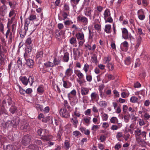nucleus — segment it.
Segmentation results:
<instances>
[{"mask_svg":"<svg viewBox=\"0 0 150 150\" xmlns=\"http://www.w3.org/2000/svg\"><path fill=\"white\" fill-rule=\"evenodd\" d=\"M81 131L86 135H89L90 131L88 129H87L86 128L82 127L80 128Z\"/></svg>","mask_w":150,"mask_h":150,"instance_id":"obj_35","label":"nucleus"},{"mask_svg":"<svg viewBox=\"0 0 150 150\" xmlns=\"http://www.w3.org/2000/svg\"><path fill=\"white\" fill-rule=\"evenodd\" d=\"M84 15L87 17H89V19H91L92 18L91 14L92 12L91 8L89 7H86L84 10Z\"/></svg>","mask_w":150,"mask_h":150,"instance_id":"obj_7","label":"nucleus"},{"mask_svg":"<svg viewBox=\"0 0 150 150\" xmlns=\"http://www.w3.org/2000/svg\"><path fill=\"white\" fill-rule=\"evenodd\" d=\"M47 131L45 129H43L41 136L43 137H41V139L43 140L46 141H47L49 140V138L47 136Z\"/></svg>","mask_w":150,"mask_h":150,"instance_id":"obj_13","label":"nucleus"},{"mask_svg":"<svg viewBox=\"0 0 150 150\" xmlns=\"http://www.w3.org/2000/svg\"><path fill=\"white\" fill-rule=\"evenodd\" d=\"M102 114L101 117L102 120L103 121H107L108 120V115L105 113H101Z\"/></svg>","mask_w":150,"mask_h":150,"instance_id":"obj_43","label":"nucleus"},{"mask_svg":"<svg viewBox=\"0 0 150 150\" xmlns=\"http://www.w3.org/2000/svg\"><path fill=\"white\" fill-rule=\"evenodd\" d=\"M80 0H70V3L73 8L76 7V5L79 3Z\"/></svg>","mask_w":150,"mask_h":150,"instance_id":"obj_34","label":"nucleus"},{"mask_svg":"<svg viewBox=\"0 0 150 150\" xmlns=\"http://www.w3.org/2000/svg\"><path fill=\"white\" fill-rule=\"evenodd\" d=\"M141 58L142 59L148 61L149 57L147 52L143 51L140 55Z\"/></svg>","mask_w":150,"mask_h":150,"instance_id":"obj_15","label":"nucleus"},{"mask_svg":"<svg viewBox=\"0 0 150 150\" xmlns=\"http://www.w3.org/2000/svg\"><path fill=\"white\" fill-rule=\"evenodd\" d=\"M9 110L12 114H14L17 112V107L13 105H12L10 108Z\"/></svg>","mask_w":150,"mask_h":150,"instance_id":"obj_27","label":"nucleus"},{"mask_svg":"<svg viewBox=\"0 0 150 150\" xmlns=\"http://www.w3.org/2000/svg\"><path fill=\"white\" fill-rule=\"evenodd\" d=\"M26 64L30 68H32L34 65L33 61L31 59H28L25 60Z\"/></svg>","mask_w":150,"mask_h":150,"instance_id":"obj_24","label":"nucleus"},{"mask_svg":"<svg viewBox=\"0 0 150 150\" xmlns=\"http://www.w3.org/2000/svg\"><path fill=\"white\" fill-rule=\"evenodd\" d=\"M69 59V54L68 52H66L64 54L63 57V62H68Z\"/></svg>","mask_w":150,"mask_h":150,"instance_id":"obj_31","label":"nucleus"},{"mask_svg":"<svg viewBox=\"0 0 150 150\" xmlns=\"http://www.w3.org/2000/svg\"><path fill=\"white\" fill-rule=\"evenodd\" d=\"M94 28L98 33H99L101 30V25L100 24H95L94 25Z\"/></svg>","mask_w":150,"mask_h":150,"instance_id":"obj_32","label":"nucleus"},{"mask_svg":"<svg viewBox=\"0 0 150 150\" xmlns=\"http://www.w3.org/2000/svg\"><path fill=\"white\" fill-rule=\"evenodd\" d=\"M16 15V14H15L14 16L12 17L11 18V19H8V21L7 25V28H9L10 26L11 25L12 23L14 20L15 19Z\"/></svg>","mask_w":150,"mask_h":150,"instance_id":"obj_33","label":"nucleus"},{"mask_svg":"<svg viewBox=\"0 0 150 150\" xmlns=\"http://www.w3.org/2000/svg\"><path fill=\"white\" fill-rule=\"evenodd\" d=\"M29 19L31 21H33L35 20L36 18V15L33 14H31L28 17Z\"/></svg>","mask_w":150,"mask_h":150,"instance_id":"obj_64","label":"nucleus"},{"mask_svg":"<svg viewBox=\"0 0 150 150\" xmlns=\"http://www.w3.org/2000/svg\"><path fill=\"white\" fill-rule=\"evenodd\" d=\"M111 60V57L110 56H108L104 57L103 59L104 64H109Z\"/></svg>","mask_w":150,"mask_h":150,"instance_id":"obj_46","label":"nucleus"},{"mask_svg":"<svg viewBox=\"0 0 150 150\" xmlns=\"http://www.w3.org/2000/svg\"><path fill=\"white\" fill-rule=\"evenodd\" d=\"M89 65L87 63H86L84 65L83 69L86 73L88 71V69L89 68Z\"/></svg>","mask_w":150,"mask_h":150,"instance_id":"obj_59","label":"nucleus"},{"mask_svg":"<svg viewBox=\"0 0 150 150\" xmlns=\"http://www.w3.org/2000/svg\"><path fill=\"white\" fill-rule=\"evenodd\" d=\"M91 120V117H84L83 119V121L86 124V125H88L90 122V120Z\"/></svg>","mask_w":150,"mask_h":150,"instance_id":"obj_51","label":"nucleus"},{"mask_svg":"<svg viewBox=\"0 0 150 150\" xmlns=\"http://www.w3.org/2000/svg\"><path fill=\"white\" fill-rule=\"evenodd\" d=\"M28 148L32 150H39L38 147L35 144H30Z\"/></svg>","mask_w":150,"mask_h":150,"instance_id":"obj_38","label":"nucleus"},{"mask_svg":"<svg viewBox=\"0 0 150 150\" xmlns=\"http://www.w3.org/2000/svg\"><path fill=\"white\" fill-rule=\"evenodd\" d=\"M45 91L43 85H39L37 88V93L39 95H42Z\"/></svg>","mask_w":150,"mask_h":150,"instance_id":"obj_12","label":"nucleus"},{"mask_svg":"<svg viewBox=\"0 0 150 150\" xmlns=\"http://www.w3.org/2000/svg\"><path fill=\"white\" fill-rule=\"evenodd\" d=\"M98 104L101 107H106L107 103L106 101L103 100L100 101L98 103Z\"/></svg>","mask_w":150,"mask_h":150,"instance_id":"obj_37","label":"nucleus"},{"mask_svg":"<svg viewBox=\"0 0 150 150\" xmlns=\"http://www.w3.org/2000/svg\"><path fill=\"white\" fill-rule=\"evenodd\" d=\"M91 100L92 101H94L98 99L99 96L97 93L93 92L91 94Z\"/></svg>","mask_w":150,"mask_h":150,"instance_id":"obj_16","label":"nucleus"},{"mask_svg":"<svg viewBox=\"0 0 150 150\" xmlns=\"http://www.w3.org/2000/svg\"><path fill=\"white\" fill-rule=\"evenodd\" d=\"M61 14L62 17L59 16V20L62 21V20H64L67 18V16L68 15V13L65 12H61Z\"/></svg>","mask_w":150,"mask_h":150,"instance_id":"obj_17","label":"nucleus"},{"mask_svg":"<svg viewBox=\"0 0 150 150\" xmlns=\"http://www.w3.org/2000/svg\"><path fill=\"white\" fill-rule=\"evenodd\" d=\"M59 113L61 116L64 118H67L70 116L69 113L65 108H62L59 111Z\"/></svg>","mask_w":150,"mask_h":150,"instance_id":"obj_3","label":"nucleus"},{"mask_svg":"<svg viewBox=\"0 0 150 150\" xmlns=\"http://www.w3.org/2000/svg\"><path fill=\"white\" fill-rule=\"evenodd\" d=\"M61 62V60L59 58L54 57L52 63L54 67L60 64Z\"/></svg>","mask_w":150,"mask_h":150,"instance_id":"obj_26","label":"nucleus"},{"mask_svg":"<svg viewBox=\"0 0 150 150\" xmlns=\"http://www.w3.org/2000/svg\"><path fill=\"white\" fill-rule=\"evenodd\" d=\"M138 18L140 20L143 21L145 19V15L142 9L138 10L137 12Z\"/></svg>","mask_w":150,"mask_h":150,"instance_id":"obj_6","label":"nucleus"},{"mask_svg":"<svg viewBox=\"0 0 150 150\" xmlns=\"http://www.w3.org/2000/svg\"><path fill=\"white\" fill-rule=\"evenodd\" d=\"M137 33L140 35H144L145 33H144L141 28H138L137 30Z\"/></svg>","mask_w":150,"mask_h":150,"instance_id":"obj_62","label":"nucleus"},{"mask_svg":"<svg viewBox=\"0 0 150 150\" xmlns=\"http://www.w3.org/2000/svg\"><path fill=\"white\" fill-rule=\"evenodd\" d=\"M43 54V51L42 49L38 50L36 53V58L37 59H41L42 58Z\"/></svg>","mask_w":150,"mask_h":150,"instance_id":"obj_14","label":"nucleus"},{"mask_svg":"<svg viewBox=\"0 0 150 150\" xmlns=\"http://www.w3.org/2000/svg\"><path fill=\"white\" fill-rule=\"evenodd\" d=\"M134 133L135 136H139L142 135V137L143 138H145L146 136V132L145 131L142 132L141 129L138 128L134 131Z\"/></svg>","mask_w":150,"mask_h":150,"instance_id":"obj_5","label":"nucleus"},{"mask_svg":"<svg viewBox=\"0 0 150 150\" xmlns=\"http://www.w3.org/2000/svg\"><path fill=\"white\" fill-rule=\"evenodd\" d=\"M77 20L78 22L82 23L84 25H86L88 23L87 18L82 14H80L77 16Z\"/></svg>","mask_w":150,"mask_h":150,"instance_id":"obj_2","label":"nucleus"},{"mask_svg":"<svg viewBox=\"0 0 150 150\" xmlns=\"http://www.w3.org/2000/svg\"><path fill=\"white\" fill-rule=\"evenodd\" d=\"M60 32L61 31L60 30H56L55 31V37L58 40H60L61 39Z\"/></svg>","mask_w":150,"mask_h":150,"instance_id":"obj_36","label":"nucleus"},{"mask_svg":"<svg viewBox=\"0 0 150 150\" xmlns=\"http://www.w3.org/2000/svg\"><path fill=\"white\" fill-rule=\"evenodd\" d=\"M107 66L110 71H112L114 68V66L111 63L107 64Z\"/></svg>","mask_w":150,"mask_h":150,"instance_id":"obj_60","label":"nucleus"},{"mask_svg":"<svg viewBox=\"0 0 150 150\" xmlns=\"http://www.w3.org/2000/svg\"><path fill=\"white\" fill-rule=\"evenodd\" d=\"M32 41L31 38H28L25 40V45L26 46L29 45H33L32 44Z\"/></svg>","mask_w":150,"mask_h":150,"instance_id":"obj_41","label":"nucleus"},{"mask_svg":"<svg viewBox=\"0 0 150 150\" xmlns=\"http://www.w3.org/2000/svg\"><path fill=\"white\" fill-rule=\"evenodd\" d=\"M122 38L125 40H131L133 39V37L130 33H128L127 30L125 28H121Z\"/></svg>","mask_w":150,"mask_h":150,"instance_id":"obj_1","label":"nucleus"},{"mask_svg":"<svg viewBox=\"0 0 150 150\" xmlns=\"http://www.w3.org/2000/svg\"><path fill=\"white\" fill-rule=\"evenodd\" d=\"M21 124H22L23 125L20 127L21 129L25 130L26 129L28 125V123L27 122L26 123L23 122L22 123H21Z\"/></svg>","mask_w":150,"mask_h":150,"instance_id":"obj_42","label":"nucleus"},{"mask_svg":"<svg viewBox=\"0 0 150 150\" xmlns=\"http://www.w3.org/2000/svg\"><path fill=\"white\" fill-rule=\"evenodd\" d=\"M19 118L16 117H14L11 121V125L14 127H16L19 124Z\"/></svg>","mask_w":150,"mask_h":150,"instance_id":"obj_8","label":"nucleus"},{"mask_svg":"<svg viewBox=\"0 0 150 150\" xmlns=\"http://www.w3.org/2000/svg\"><path fill=\"white\" fill-rule=\"evenodd\" d=\"M31 140V137L28 134L22 138L21 142L22 144L24 146L28 145L30 142Z\"/></svg>","mask_w":150,"mask_h":150,"instance_id":"obj_4","label":"nucleus"},{"mask_svg":"<svg viewBox=\"0 0 150 150\" xmlns=\"http://www.w3.org/2000/svg\"><path fill=\"white\" fill-rule=\"evenodd\" d=\"M106 23L109 22L110 23H111L113 21V19L111 17V16L107 17L106 18H104Z\"/></svg>","mask_w":150,"mask_h":150,"instance_id":"obj_55","label":"nucleus"},{"mask_svg":"<svg viewBox=\"0 0 150 150\" xmlns=\"http://www.w3.org/2000/svg\"><path fill=\"white\" fill-rule=\"evenodd\" d=\"M138 98L135 96H132L130 98V101L133 103H137L138 100Z\"/></svg>","mask_w":150,"mask_h":150,"instance_id":"obj_49","label":"nucleus"},{"mask_svg":"<svg viewBox=\"0 0 150 150\" xmlns=\"http://www.w3.org/2000/svg\"><path fill=\"white\" fill-rule=\"evenodd\" d=\"M74 73L75 74L78 76L79 79H83L84 78V75L80 70H75Z\"/></svg>","mask_w":150,"mask_h":150,"instance_id":"obj_18","label":"nucleus"},{"mask_svg":"<svg viewBox=\"0 0 150 150\" xmlns=\"http://www.w3.org/2000/svg\"><path fill=\"white\" fill-rule=\"evenodd\" d=\"M121 45L123 46V47H124L127 50L129 47V44L127 41H124L121 44Z\"/></svg>","mask_w":150,"mask_h":150,"instance_id":"obj_58","label":"nucleus"},{"mask_svg":"<svg viewBox=\"0 0 150 150\" xmlns=\"http://www.w3.org/2000/svg\"><path fill=\"white\" fill-rule=\"evenodd\" d=\"M16 146L13 145H8L6 146V150H16Z\"/></svg>","mask_w":150,"mask_h":150,"instance_id":"obj_53","label":"nucleus"},{"mask_svg":"<svg viewBox=\"0 0 150 150\" xmlns=\"http://www.w3.org/2000/svg\"><path fill=\"white\" fill-rule=\"evenodd\" d=\"M74 58L75 60L78 58L80 56V52L78 49H76V50L74 51Z\"/></svg>","mask_w":150,"mask_h":150,"instance_id":"obj_28","label":"nucleus"},{"mask_svg":"<svg viewBox=\"0 0 150 150\" xmlns=\"http://www.w3.org/2000/svg\"><path fill=\"white\" fill-rule=\"evenodd\" d=\"M28 83L30 84L31 86H32L33 83L34 82V77L32 76H30L28 79Z\"/></svg>","mask_w":150,"mask_h":150,"instance_id":"obj_56","label":"nucleus"},{"mask_svg":"<svg viewBox=\"0 0 150 150\" xmlns=\"http://www.w3.org/2000/svg\"><path fill=\"white\" fill-rule=\"evenodd\" d=\"M26 31L24 30H21V33L20 34V37L22 38H24L25 36V35L26 33Z\"/></svg>","mask_w":150,"mask_h":150,"instance_id":"obj_61","label":"nucleus"},{"mask_svg":"<svg viewBox=\"0 0 150 150\" xmlns=\"http://www.w3.org/2000/svg\"><path fill=\"white\" fill-rule=\"evenodd\" d=\"M89 90L86 88H83L81 89V94L82 96H86L89 93Z\"/></svg>","mask_w":150,"mask_h":150,"instance_id":"obj_23","label":"nucleus"},{"mask_svg":"<svg viewBox=\"0 0 150 150\" xmlns=\"http://www.w3.org/2000/svg\"><path fill=\"white\" fill-rule=\"evenodd\" d=\"M77 40L75 37H72L69 39V42L72 45H74L77 43Z\"/></svg>","mask_w":150,"mask_h":150,"instance_id":"obj_44","label":"nucleus"},{"mask_svg":"<svg viewBox=\"0 0 150 150\" xmlns=\"http://www.w3.org/2000/svg\"><path fill=\"white\" fill-rule=\"evenodd\" d=\"M7 7L5 4L3 5L0 8V11L2 14H5L7 12Z\"/></svg>","mask_w":150,"mask_h":150,"instance_id":"obj_22","label":"nucleus"},{"mask_svg":"<svg viewBox=\"0 0 150 150\" xmlns=\"http://www.w3.org/2000/svg\"><path fill=\"white\" fill-rule=\"evenodd\" d=\"M26 47L25 48V52L26 53H29L33 49V45L26 46Z\"/></svg>","mask_w":150,"mask_h":150,"instance_id":"obj_40","label":"nucleus"},{"mask_svg":"<svg viewBox=\"0 0 150 150\" xmlns=\"http://www.w3.org/2000/svg\"><path fill=\"white\" fill-rule=\"evenodd\" d=\"M103 15L104 16V18L110 16H111L110 10L108 8L106 9L104 11Z\"/></svg>","mask_w":150,"mask_h":150,"instance_id":"obj_29","label":"nucleus"},{"mask_svg":"<svg viewBox=\"0 0 150 150\" xmlns=\"http://www.w3.org/2000/svg\"><path fill=\"white\" fill-rule=\"evenodd\" d=\"M71 122L72 123L74 127H77L78 121L77 117L73 115L72 117L71 118Z\"/></svg>","mask_w":150,"mask_h":150,"instance_id":"obj_10","label":"nucleus"},{"mask_svg":"<svg viewBox=\"0 0 150 150\" xmlns=\"http://www.w3.org/2000/svg\"><path fill=\"white\" fill-rule=\"evenodd\" d=\"M53 67L54 66L52 63L50 61H48L45 63L43 66V68L44 69H47L50 67Z\"/></svg>","mask_w":150,"mask_h":150,"instance_id":"obj_19","label":"nucleus"},{"mask_svg":"<svg viewBox=\"0 0 150 150\" xmlns=\"http://www.w3.org/2000/svg\"><path fill=\"white\" fill-rule=\"evenodd\" d=\"M125 64L126 65H129L131 62V58L130 57L126 58L125 60Z\"/></svg>","mask_w":150,"mask_h":150,"instance_id":"obj_52","label":"nucleus"},{"mask_svg":"<svg viewBox=\"0 0 150 150\" xmlns=\"http://www.w3.org/2000/svg\"><path fill=\"white\" fill-rule=\"evenodd\" d=\"M64 104L65 107V108H67L69 111H71V108L68 103V102L67 100H64Z\"/></svg>","mask_w":150,"mask_h":150,"instance_id":"obj_47","label":"nucleus"},{"mask_svg":"<svg viewBox=\"0 0 150 150\" xmlns=\"http://www.w3.org/2000/svg\"><path fill=\"white\" fill-rule=\"evenodd\" d=\"M51 118V117L50 116H47L44 117L42 120V121L45 123H47L49 122Z\"/></svg>","mask_w":150,"mask_h":150,"instance_id":"obj_50","label":"nucleus"},{"mask_svg":"<svg viewBox=\"0 0 150 150\" xmlns=\"http://www.w3.org/2000/svg\"><path fill=\"white\" fill-rule=\"evenodd\" d=\"M19 79L24 85L27 86L28 85V80L26 76H21L19 78Z\"/></svg>","mask_w":150,"mask_h":150,"instance_id":"obj_20","label":"nucleus"},{"mask_svg":"<svg viewBox=\"0 0 150 150\" xmlns=\"http://www.w3.org/2000/svg\"><path fill=\"white\" fill-rule=\"evenodd\" d=\"M72 73L73 70L72 69L69 67L66 70L65 74L66 76L69 77L72 75Z\"/></svg>","mask_w":150,"mask_h":150,"instance_id":"obj_25","label":"nucleus"},{"mask_svg":"<svg viewBox=\"0 0 150 150\" xmlns=\"http://www.w3.org/2000/svg\"><path fill=\"white\" fill-rule=\"evenodd\" d=\"M18 59L17 61V63L18 67L19 68L22 67V63L20 57H18Z\"/></svg>","mask_w":150,"mask_h":150,"instance_id":"obj_63","label":"nucleus"},{"mask_svg":"<svg viewBox=\"0 0 150 150\" xmlns=\"http://www.w3.org/2000/svg\"><path fill=\"white\" fill-rule=\"evenodd\" d=\"M105 31L108 34L110 33L111 32V26L110 24H106L105 25Z\"/></svg>","mask_w":150,"mask_h":150,"instance_id":"obj_21","label":"nucleus"},{"mask_svg":"<svg viewBox=\"0 0 150 150\" xmlns=\"http://www.w3.org/2000/svg\"><path fill=\"white\" fill-rule=\"evenodd\" d=\"M110 122L112 123H118V120L116 117H113L110 119Z\"/></svg>","mask_w":150,"mask_h":150,"instance_id":"obj_45","label":"nucleus"},{"mask_svg":"<svg viewBox=\"0 0 150 150\" xmlns=\"http://www.w3.org/2000/svg\"><path fill=\"white\" fill-rule=\"evenodd\" d=\"M100 13L98 11L95 10L93 12V16L92 17L93 19H94L96 18H98L99 15Z\"/></svg>","mask_w":150,"mask_h":150,"instance_id":"obj_48","label":"nucleus"},{"mask_svg":"<svg viewBox=\"0 0 150 150\" xmlns=\"http://www.w3.org/2000/svg\"><path fill=\"white\" fill-rule=\"evenodd\" d=\"M62 81L63 82V86L64 87L66 88H69L71 87V83L69 81L64 80V78L62 79Z\"/></svg>","mask_w":150,"mask_h":150,"instance_id":"obj_9","label":"nucleus"},{"mask_svg":"<svg viewBox=\"0 0 150 150\" xmlns=\"http://www.w3.org/2000/svg\"><path fill=\"white\" fill-rule=\"evenodd\" d=\"M82 97V101L84 103H88V97L86 96H83Z\"/></svg>","mask_w":150,"mask_h":150,"instance_id":"obj_57","label":"nucleus"},{"mask_svg":"<svg viewBox=\"0 0 150 150\" xmlns=\"http://www.w3.org/2000/svg\"><path fill=\"white\" fill-rule=\"evenodd\" d=\"M75 36L78 41L80 40H82L84 39V35L83 32H78L76 33Z\"/></svg>","mask_w":150,"mask_h":150,"instance_id":"obj_11","label":"nucleus"},{"mask_svg":"<svg viewBox=\"0 0 150 150\" xmlns=\"http://www.w3.org/2000/svg\"><path fill=\"white\" fill-rule=\"evenodd\" d=\"M77 108L76 107L75 108L74 111V115H72L77 117H79L81 115L80 112L77 110Z\"/></svg>","mask_w":150,"mask_h":150,"instance_id":"obj_39","label":"nucleus"},{"mask_svg":"<svg viewBox=\"0 0 150 150\" xmlns=\"http://www.w3.org/2000/svg\"><path fill=\"white\" fill-rule=\"evenodd\" d=\"M135 137L136 140L139 144H141V143L143 144V143L145 142L144 140L142 139L140 136H135Z\"/></svg>","mask_w":150,"mask_h":150,"instance_id":"obj_30","label":"nucleus"},{"mask_svg":"<svg viewBox=\"0 0 150 150\" xmlns=\"http://www.w3.org/2000/svg\"><path fill=\"white\" fill-rule=\"evenodd\" d=\"M105 76L108 78V79L110 81L112 80H113L115 79V76L112 74H106L105 75Z\"/></svg>","mask_w":150,"mask_h":150,"instance_id":"obj_54","label":"nucleus"}]
</instances>
